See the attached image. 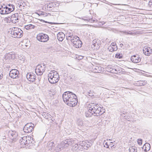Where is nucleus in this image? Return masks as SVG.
I'll return each instance as SVG.
<instances>
[{"instance_id": "1", "label": "nucleus", "mask_w": 152, "mask_h": 152, "mask_svg": "<svg viewBox=\"0 0 152 152\" xmlns=\"http://www.w3.org/2000/svg\"><path fill=\"white\" fill-rule=\"evenodd\" d=\"M62 98L64 102L70 107L77 105L78 100L76 95L72 92L67 91L64 93Z\"/></svg>"}, {"instance_id": "2", "label": "nucleus", "mask_w": 152, "mask_h": 152, "mask_svg": "<svg viewBox=\"0 0 152 152\" xmlns=\"http://www.w3.org/2000/svg\"><path fill=\"white\" fill-rule=\"evenodd\" d=\"M88 107L89 112L92 114L94 113L96 114L97 116L101 115L105 112L104 109L103 108V107L101 108V107L97 103H90L88 105Z\"/></svg>"}, {"instance_id": "3", "label": "nucleus", "mask_w": 152, "mask_h": 152, "mask_svg": "<svg viewBox=\"0 0 152 152\" xmlns=\"http://www.w3.org/2000/svg\"><path fill=\"white\" fill-rule=\"evenodd\" d=\"M10 34L12 37L20 38L23 36V31L20 28L15 27L11 30Z\"/></svg>"}, {"instance_id": "4", "label": "nucleus", "mask_w": 152, "mask_h": 152, "mask_svg": "<svg viewBox=\"0 0 152 152\" xmlns=\"http://www.w3.org/2000/svg\"><path fill=\"white\" fill-rule=\"evenodd\" d=\"M45 65L43 64H41L38 65L36 67L35 69V72L37 75H42L45 70Z\"/></svg>"}, {"instance_id": "5", "label": "nucleus", "mask_w": 152, "mask_h": 152, "mask_svg": "<svg viewBox=\"0 0 152 152\" xmlns=\"http://www.w3.org/2000/svg\"><path fill=\"white\" fill-rule=\"evenodd\" d=\"M37 38L39 41L45 42L48 40L49 37L48 35L42 33H41L37 35Z\"/></svg>"}, {"instance_id": "6", "label": "nucleus", "mask_w": 152, "mask_h": 152, "mask_svg": "<svg viewBox=\"0 0 152 152\" xmlns=\"http://www.w3.org/2000/svg\"><path fill=\"white\" fill-rule=\"evenodd\" d=\"M34 125L31 123H27L23 127V130L26 133H30L34 129Z\"/></svg>"}, {"instance_id": "7", "label": "nucleus", "mask_w": 152, "mask_h": 152, "mask_svg": "<svg viewBox=\"0 0 152 152\" xmlns=\"http://www.w3.org/2000/svg\"><path fill=\"white\" fill-rule=\"evenodd\" d=\"M53 74V73H50L48 76V79L50 83L51 84H54L57 83L58 80V75H57L56 77L53 76L54 75Z\"/></svg>"}, {"instance_id": "8", "label": "nucleus", "mask_w": 152, "mask_h": 152, "mask_svg": "<svg viewBox=\"0 0 152 152\" xmlns=\"http://www.w3.org/2000/svg\"><path fill=\"white\" fill-rule=\"evenodd\" d=\"M7 135L9 138L15 142L16 140L17 137L18 136V133L15 131L10 130L8 132Z\"/></svg>"}, {"instance_id": "9", "label": "nucleus", "mask_w": 152, "mask_h": 152, "mask_svg": "<svg viewBox=\"0 0 152 152\" xmlns=\"http://www.w3.org/2000/svg\"><path fill=\"white\" fill-rule=\"evenodd\" d=\"M100 45V42L99 40L95 39L92 42L91 47L93 49L97 50L99 48Z\"/></svg>"}, {"instance_id": "10", "label": "nucleus", "mask_w": 152, "mask_h": 152, "mask_svg": "<svg viewBox=\"0 0 152 152\" xmlns=\"http://www.w3.org/2000/svg\"><path fill=\"white\" fill-rule=\"evenodd\" d=\"M33 138L31 137H28V139L26 141V146L29 148H31L35 145V141L33 140Z\"/></svg>"}, {"instance_id": "11", "label": "nucleus", "mask_w": 152, "mask_h": 152, "mask_svg": "<svg viewBox=\"0 0 152 152\" xmlns=\"http://www.w3.org/2000/svg\"><path fill=\"white\" fill-rule=\"evenodd\" d=\"M72 142L70 139H66L63 141L60 144L63 149L67 147L69 145L72 144Z\"/></svg>"}, {"instance_id": "12", "label": "nucleus", "mask_w": 152, "mask_h": 152, "mask_svg": "<svg viewBox=\"0 0 152 152\" xmlns=\"http://www.w3.org/2000/svg\"><path fill=\"white\" fill-rule=\"evenodd\" d=\"M19 72L17 69H13L10 71L9 75L10 77L13 78H16L19 75Z\"/></svg>"}, {"instance_id": "13", "label": "nucleus", "mask_w": 152, "mask_h": 152, "mask_svg": "<svg viewBox=\"0 0 152 152\" xmlns=\"http://www.w3.org/2000/svg\"><path fill=\"white\" fill-rule=\"evenodd\" d=\"M26 77L28 80L30 82H34L35 81L36 76L33 73H28Z\"/></svg>"}, {"instance_id": "14", "label": "nucleus", "mask_w": 152, "mask_h": 152, "mask_svg": "<svg viewBox=\"0 0 152 152\" xmlns=\"http://www.w3.org/2000/svg\"><path fill=\"white\" fill-rule=\"evenodd\" d=\"M71 42L73 43V46L76 48H79L82 46V42L79 39L73 41V39H71Z\"/></svg>"}, {"instance_id": "15", "label": "nucleus", "mask_w": 152, "mask_h": 152, "mask_svg": "<svg viewBox=\"0 0 152 152\" xmlns=\"http://www.w3.org/2000/svg\"><path fill=\"white\" fill-rule=\"evenodd\" d=\"M19 16L18 13H15L12 15L10 18L11 21L13 23H15L18 22Z\"/></svg>"}, {"instance_id": "16", "label": "nucleus", "mask_w": 152, "mask_h": 152, "mask_svg": "<svg viewBox=\"0 0 152 152\" xmlns=\"http://www.w3.org/2000/svg\"><path fill=\"white\" fill-rule=\"evenodd\" d=\"M131 61L134 63H138L140 61L141 59L139 56L137 54L132 56L131 58Z\"/></svg>"}, {"instance_id": "17", "label": "nucleus", "mask_w": 152, "mask_h": 152, "mask_svg": "<svg viewBox=\"0 0 152 152\" xmlns=\"http://www.w3.org/2000/svg\"><path fill=\"white\" fill-rule=\"evenodd\" d=\"M143 53L146 56H150L152 52L150 48L144 47L143 49Z\"/></svg>"}, {"instance_id": "18", "label": "nucleus", "mask_w": 152, "mask_h": 152, "mask_svg": "<svg viewBox=\"0 0 152 152\" xmlns=\"http://www.w3.org/2000/svg\"><path fill=\"white\" fill-rule=\"evenodd\" d=\"M28 137L24 136L21 138L20 140V142L22 146L26 147V141H27Z\"/></svg>"}, {"instance_id": "19", "label": "nucleus", "mask_w": 152, "mask_h": 152, "mask_svg": "<svg viewBox=\"0 0 152 152\" xmlns=\"http://www.w3.org/2000/svg\"><path fill=\"white\" fill-rule=\"evenodd\" d=\"M65 37V34L62 32L58 33L57 35V37L58 39L60 41H62L64 38Z\"/></svg>"}, {"instance_id": "20", "label": "nucleus", "mask_w": 152, "mask_h": 152, "mask_svg": "<svg viewBox=\"0 0 152 152\" xmlns=\"http://www.w3.org/2000/svg\"><path fill=\"white\" fill-rule=\"evenodd\" d=\"M56 4L55 2H51L49 3V4H45V8H47V10H48V8H51L53 7H56Z\"/></svg>"}, {"instance_id": "21", "label": "nucleus", "mask_w": 152, "mask_h": 152, "mask_svg": "<svg viewBox=\"0 0 152 152\" xmlns=\"http://www.w3.org/2000/svg\"><path fill=\"white\" fill-rule=\"evenodd\" d=\"M11 6V8L7 7V6L5 7L6 9L7 10V14L10 13L11 12L15 10V6L14 5H10Z\"/></svg>"}, {"instance_id": "22", "label": "nucleus", "mask_w": 152, "mask_h": 152, "mask_svg": "<svg viewBox=\"0 0 152 152\" xmlns=\"http://www.w3.org/2000/svg\"><path fill=\"white\" fill-rule=\"evenodd\" d=\"M145 148L144 149L145 151L147 152L148 151L150 150L151 148L150 144L147 143H145L143 146V148Z\"/></svg>"}, {"instance_id": "23", "label": "nucleus", "mask_w": 152, "mask_h": 152, "mask_svg": "<svg viewBox=\"0 0 152 152\" xmlns=\"http://www.w3.org/2000/svg\"><path fill=\"white\" fill-rule=\"evenodd\" d=\"M73 34L72 33L70 32H67L66 33V39L67 40H70L71 41V38H72L73 37Z\"/></svg>"}, {"instance_id": "24", "label": "nucleus", "mask_w": 152, "mask_h": 152, "mask_svg": "<svg viewBox=\"0 0 152 152\" xmlns=\"http://www.w3.org/2000/svg\"><path fill=\"white\" fill-rule=\"evenodd\" d=\"M47 145L49 150H51L53 146H54V143L53 142H48L47 143Z\"/></svg>"}, {"instance_id": "25", "label": "nucleus", "mask_w": 152, "mask_h": 152, "mask_svg": "<svg viewBox=\"0 0 152 152\" xmlns=\"http://www.w3.org/2000/svg\"><path fill=\"white\" fill-rule=\"evenodd\" d=\"M129 151L130 152H137V148L134 146H131L129 149Z\"/></svg>"}, {"instance_id": "26", "label": "nucleus", "mask_w": 152, "mask_h": 152, "mask_svg": "<svg viewBox=\"0 0 152 152\" xmlns=\"http://www.w3.org/2000/svg\"><path fill=\"white\" fill-rule=\"evenodd\" d=\"M63 149L62 148L60 143L58 144L57 146L55 147V150L56 152H59Z\"/></svg>"}, {"instance_id": "27", "label": "nucleus", "mask_w": 152, "mask_h": 152, "mask_svg": "<svg viewBox=\"0 0 152 152\" xmlns=\"http://www.w3.org/2000/svg\"><path fill=\"white\" fill-rule=\"evenodd\" d=\"M35 26L32 24H30L25 26V28L26 29L29 30L30 29L34 28Z\"/></svg>"}, {"instance_id": "28", "label": "nucleus", "mask_w": 152, "mask_h": 152, "mask_svg": "<svg viewBox=\"0 0 152 152\" xmlns=\"http://www.w3.org/2000/svg\"><path fill=\"white\" fill-rule=\"evenodd\" d=\"M7 11L5 7L3 8V9L1 10L0 13L1 14H7Z\"/></svg>"}, {"instance_id": "29", "label": "nucleus", "mask_w": 152, "mask_h": 152, "mask_svg": "<svg viewBox=\"0 0 152 152\" xmlns=\"http://www.w3.org/2000/svg\"><path fill=\"white\" fill-rule=\"evenodd\" d=\"M77 125L79 126H82L83 125V122L81 120H78L77 122Z\"/></svg>"}, {"instance_id": "30", "label": "nucleus", "mask_w": 152, "mask_h": 152, "mask_svg": "<svg viewBox=\"0 0 152 152\" xmlns=\"http://www.w3.org/2000/svg\"><path fill=\"white\" fill-rule=\"evenodd\" d=\"M93 115L90 113L89 111L88 112H86L85 113V116L86 117H91Z\"/></svg>"}, {"instance_id": "31", "label": "nucleus", "mask_w": 152, "mask_h": 152, "mask_svg": "<svg viewBox=\"0 0 152 152\" xmlns=\"http://www.w3.org/2000/svg\"><path fill=\"white\" fill-rule=\"evenodd\" d=\"M42 115L46 119H48L49 116L48 114L46 113H43Z\"/></svg>"}, {"instance_id": "32", "label": "nucleus", "mask_w": 152, "mask_h": 152, "mask_svg": "<svg viewBox=\"0 0 152 152\" xmlns=\"http://www.w3.org/2000/svg\"><path fill=\"white\" fill-rule=\"evenodd\" d=\"M50 73H53V74H54L53 76H54V77H56V76L57 75L58 77V78L59 77V75H58V73L55 71H51Z\"/></svg>"}, {"instance_id": "33", "label": "nucleus", "mask_w": 152, "mask_h": 152, "mask_svg": "<svg viewBox=\"0 0 152 152\" xmlns=\"http://www.w3.org/2000/svg\"><path fill=\"white\" fill-rule=\"evenodd\" d=\"M115 57L116 58H121L122 57V54H121L119 53H118L116 54Z\"/></svg>"}, {"instance_id": "34", "label": "nucleus", "mask_w": 152, "mask_h": 152, "mask_svg": "<svg viewBox=\"0 0 152 152\" xmlns=\"http://www.w3.org/2000/svg\"><path fill=\"white\" fill-rule=\"evenodd\" d=\"M79 146L77 144H75L74 146H73V149L75 150H77L78 149H79V146Z\"/></svg>"}, {"instance_id": "35", "label": "nucleus", "mask_w": 152, "mask_h": 152, "mask_svg": "<svg viewBox=\"0 0 152 152\" xmlns=\"http://www.w3.org/2000/svg\"><path fill=\"white\" fill-rule=\"evenodd\" d=\"M101 67H99L98 66H96L95 68V69L97 70V72L98 73H100L101 72L100 69H101Z\"/></svg>"}, {"instance_id": "36", "label": "nucleus", "mask_w": 152, "mask_h": 152, "mask_svg": "<svg viewBox=\"0 0 152 152\" xmlns=\"http://www.w3.org/2000/svg\"><path fill=\"white\" fill-rule=\"evenodd\" d=\"M79 39V38L77 36H74L73 35L72 38H71V39H73V41H74L75 40H77V39Z\"/></svg>"}, {"instance_id": "37", "label": "nucleus", "mask_w": 152, "mask_h": 152, "mask_svg": "<svg viewBox=\"0 0 152 152\" xmlns=\"http://www.w3.org/2000/svg\"><path fill=\"white\" fill-rule=\"evenodd\" d=\"M39 20L41 22L40 23L41 24L45 25L44 23H48V22L47 21H45V20L42 19H39Z\"/></svg>"}, {"instance_id": "38", "label": "nucleus", "mask_w": 152, "mask_h": 152, "mask_svg": "<svg viewBox=\"0 0 152 152\" xmlns=\"http://www.w3.org/2000/svg\"><path fill=\"white\" fill-rule=\"evenodd\" d=\"M140 86L144 85L145 84V82L142 81H140L139 82Z\"/></svg>"}, {"instance_id": "39", "label": "nucleus", "mask_w": 152, "mask_h": 152, "mask_svg": "<svg viewBox=\"0 0 152 152\" xmlns=\"http://www.w3.org/2000/svg\"><path fill=\"white\" fill-rule=\"evenodd\" d=\"M142 140L141 139H138L137 142L139 145H141L142 144Z\"/></svg>"}, {"instance_id": "40", "label": "nucleus", "mask_w": 152, "mask_h": 152, "mask_svg": "<svg viewBox=\"0 0 152 152\" xmlns=\"http://www.w3.org/2000/svg\"><path fill=\"white\" fill-rule=\"evenodd\" d=\"M108 49H109V51L111 52H113L115 50L114 48L112 47L108 48Z\"/></svg>"}, {"instance_id": "41", "label": "nucleus", "mask_w": 152, "mask_h": 152, "mask_svg": "<svg viewBox=\"0 0 152 152\" xmlns=\"http://www.w3.org/2000/svg\"><path fill=\"white\" fill-rule=\"evenodd\" d=\"M3 72L1 70H0V80L3 77V75L2 74Z\"/></svg>"}, {"instance_id": "42", "label": "nucleus", "mask_w": 152, "mask_h": 152, "mask_svg": "<svg viewBox=\"0 0 152 152\" xmlns=\"http://www.w3.org/2000/svg\"><path fill=\"white\" fill-rule=\"evenodd\" d=\"M48 94L51 96L52 95H53V93L50 91L48 90Z\"/></svg>"}, {"instance_id": "43", "label": "nucleus", "mask_w": 152, "mask_h": 152, "mask_svg": "<svg viewBox=\"0 0 152 152\" xmlns=\"http://www.w3.org/2000/svg\"><path fill=\"white\" fill-rule=\"evenodd\" d=\"M126 113L125 112H121L120 113V115H121L122 117H125V113Z\"/></svg>"}, {"instance_id": "44", "label": "nucleus", "mask_w": 152, "mask_h": 152, "mask_svg": "<svg viewBox=\"0 0 152 152\" xmlns=\"http://www.w3.org/2000/svg\"><path fill=\"white\" fill-rule=\"evenodd\" d=\"M148 4L150 6V7H152V2L149 1V2Z\"/></svg>"}, {"instance_id": "45", "label": "nucleus", "mask_w": 152, "mask_h": 152, "mask_svg": "<svg viewBox=\"0 0 152 152\" xmlns=\"http://www.w3.org/2000/svg\"><path fill=\"white\" fill-rule=\"evenodd\" d=\"M88 94H89V95L90 96H93V94L91 93V92H89L88 93Z\"/></svg>"}, {"instance_id": "46", "label": "nucleus", "mask_w": 152, "mask_h": 152, "mask_svg": "<svg viewBox=\"0 0 152 152\" xmlns=\"http://www.w3.org/2000/svg\"><path fill=\"white\" fill-rule=\"evenodd\" d=\"M13 5L9 4H8L7 6L11 8V6L10 5Z\"/></svg>"}, {"instance_id": "47", "label": "nucleus", "mask_w": 152, "mask_h": 152, "mask_svg": "<svg viewBox=\"0 0 152 152\" xmlns=\"http://www.w3.org/2000/svg\"><path fill=\"white\" fill-rule=\"evenodd\" d=\"M115 43H114V42H112V45L113 46L115 45Z\"/></svg>"}, {"instance_id": "48", "label": "nucleus", "mask_w": 152, "mask_h": 152, "mask_svg": "<svg viewBox=\"0 0 152 152\" xmlns=\"http://www.w3.org/2000/svg\"><path fill=\"white\" fill-rule=\"evenodd\" d=\"M105 144L107 145V148H108L109 147V146H108V145L107 144V142H106L105 143Z\"/></svg>"}, {"instance_id": "49", "label": "nucleus", "mask_w": 152, "mask_h": 152, "mask_svg": "<svg viewBox=\"0 0 152 152\" xmlns=\"http://www.w3.org/2000/svg\"><path fill=\"white\" fill-rule=\"evenodd\" d=\"M120 45L121 46V47H122V46H123V44H122V43H121L120 44Z\"/></svg>"}, {"instance_id": "50", "label": "nucleus", "mask_w": 152, "mask_h": 152, "mask_svg": "<svg viewBox=\"0 0 152 152\" xmlns=\"http://www.w3.org/2000/svg\"><path fill=\"white\" fill-rule=\"evenodd\" d=\"M40 15H43V13H41Z\"/></svg>"}, {"instance_id": "51", "label": "nucleus", "mask_w": 152, "mask_h": 152, "mask_svg": "<svg viewBox=\"0 0 152 152\" xmlns=\"http://www.w3.org/2000/svg\"><path fill=\"white\" fill-rule=\"evenodd\" d=\"M26 45V47H27V45Z\"/></svg>"}, {"instance_id": "52", "label": "nucleus", "mask_w": 152, "mask_h": 152, "mask_svg": "<svg viewBox=\"0 0 152 152\" xmlns=\"http://www.w3.org/2000/svg\"><path fill=\"white\" fill-rule=\"evenodd\" d=\"M90 92H91V91H90Z\"/></svg>"}, {"instance_id": "53", "label": "nucleus", "mask_w": 152, "mask_h": 152, "mask_svg": "<svg viewBox=\"0 0 152 152\" xmlns=\"http://www.w3.org/2000/svg\"><path fill=\"white\" fill-rule=\"evenodd\" d=\"M86 20H87V21H88V19H87Z\"/></svg>"}]
</instances>
